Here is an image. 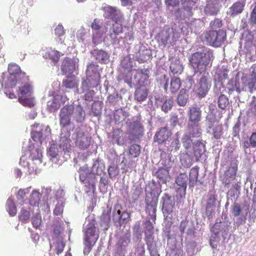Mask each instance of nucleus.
<instances>
[{
  "mask_svg": "<svg viewBox=\"0 0 256 256\" xmlns=\"http://www.w3.org/2000/svg\"><path fill=\"white\" fill-rule=\"evenodd\" d=\"M214 58L213 52L210 48L203 47L200 50L192 54L189 58L190 63L194 72H205L210 68Z\"/></svg>",
  "mask_w": 256,
  "mask_h": 256,
  "instance_id": "f257e3e1",
  "label": "nucleus"
},
{
  "mask_svg": "<svg viewBox=\"0 0 256 256\" xmlns=\"http://www.w3.org/2000/svg\"><path fill=\"white\" fill-rule=\"evenodd\" d=\"M8 72L10 76L8 77L6 74H0V82L2 86L4 84L6 88H13L16 86L18 82H22V80H27L26 73L22 72L18 65L12 63L8 64Z\"/></svg>",
  "mask_w": 256,
  "mask_h": 256,
  "instance_id": "f03ea898",
  "label": "nucleus"
},
{
  "mask_svg": "<svg viewBox=\"0 0 256 256\" xmlns=\"http://www.w3.org/2000/svg\"><path fill=\"white\" fill-rule=\"evenodd\" d=\"M86 78L82 82V88H96L100 84V76L98 72V66L92 62L87 66Z\"/></svg>",
  "mask_w": 256,
  "mask_h": 256,
  "instance_id": "7ed1b4c3",
  "label": "nucleus"
},
{
  "mask_svg": "<svg viewBox=\"0 0 256 256\" xmlns=\"http://www.w3.org/2000/svg\"><path fill=\"white\" fill-rule=\"evenodd\" d=\"M204 40L211 46L220 47L226 39V32L223 30H210L204 34Z\"/></svg>",
  "mask_w": 256,
  "mask_h": 256,
  "instance_id": "20e7f679",
  "label": "nucleus"
},
{
  "mask_svg": "<svg viewBox=\"0 0 256 256\" xmlns=\"http://www.w3.org/2000/svg\"><path fill=\"white\" fill-rule=\"evenodd\" d=\"M162 210L164 219H172L174 216V209L175 206V200L171 196L164 194L162 198Z\"/></svg>",
  "mask_w": 256,
  "mask_h": 256,
  "instance_id": "39448f33",
  "label": "nucleus"
},
{
  "mask_svg": "<svg viewBox=\"0 0 256 256\" xmlns=\"http://www.w3.org/2000/svg\"><path fill=\"white\" fill-rule=\"evenodd\" d=\"M212 80L208 74L202 76L198 80L197 84L196 92L200 98H204L210 90Z\"/></svg>",
  "mask_w": 256,
  "mask_h": 256,
  "instance_id": "423d86ee",
  "label": "nucleus"
},
{
  "mask_svg": "<svg viewBox=\"0 0 256 256\" xmlns=\"http://www.w3.org/2000/svg\"><path fill=\"white\" fill-rule=\"evenodd\" d=\"M74 110V106L72 104L66 105L61 109L60 113V124L62 128H65L70 124V117Z\"/></svg>",
  "mask_w": 256,
  "mask_h": 256,
  "instance_id": "0eeeda50",
  "label": "nucleus"
},
{
  "mask_svg": "<svg viewBox=\"0 0 256 256\" xmlns=\"http://www.w3.org/2000/svg\"><path fill=\"white\" fill-rule=\"evenodd\" d=\"M234 86L238 92L245 90L246 86L250 92H252L253 90H256V78H248L246 76H243L241 78V82L238 80L236 82Z\"/></svg>",
  "mask_w": 256,
  "mask_h": 256,
  "instance_id": "6e6552de",
  "label": "nucleus"
},
{
  "mask_svg": "<svg viewBox=\"0 0 256 256\" xmlns=\"http://www.w3.org/2000/svg\"><path fill=\"white\" fill-rule=\"evenodd\" d=\"M132 74L135 76L132 82H134L136 85L142 86L150 77V70L148 68L134 69Z\"/></svg>",
  "mask_w": 256,
  "mask_h": 256,
  "instance_id": "1a4fd4ad",
  "label": "nucleus"
},
{
  "mask_svg": "<svg viewBox=\"0 0 256 256\" xmlns=\"http://www.w3.org/2000/svg\"><path fill=\"white\" fill-rule=\"evenodd\" d=\"M32 126L34 128L37 129L38 128V130L32 132L31 137L32 139L36 142L42 143V141L46 138V134L50 131V128L48 126H40L38 124H34Z\"/></svg>",
  "mask_w": 256,
  "mask_h": 256,
  "instance_id": "9d476101",
  "label": "nucleus"
},
{
  "mask_svg": "<svg viewBox=\"0 0 256 256\" xmlns=\"http://www.w3.org/2000/svg\"><path fill=\"white\" fill-rule=\"evenodd\" d=\"M188 123H200L202 118V111L200 108L193 106L188 108Z\"/></svg>",
  "mask_w": 256,
  "mask_h": 256,
  "instance_id": "9b49d317",
  "label": "nucleus"
},
{
  "mask_svg": "<svg viewBox=\"0 0 256 256\" xmlns=\"http://www.w3.org/2000/svg\"><path fill=\"white\" fill-rule=\"evenodd\" d=\"M188 180V176L186 173L180 174L176 180V184L180 186L177 190V192L181 198L186 196Z\"/></svg>",
  "mask_w": 256,
  "mask_h": 256,
  "instance_id": "f8f14e48",
  "label": "nucleus"
},
{
  "mask_svg": "<svg viewBox=\"0 0 256 256\" xmlns=\"http://www.w3.org/2000/svg\"><path fill=\"white\" fill-rule=\"evenodd\" d=\"M91 137L80 130L76 132V144L81 149L87 148L90 144Z\"/></svg>",
  "mask_w": 256,
  "mask_h": 256,
  "instance_id": "ddd939ff",
  "label": "nucleus"
},
{
  "mask_svg": "<svg viewBox=\"0 0 256 256\" xmlns=\"http://www.w3.org/2000/svg\"><path fill=\"white\" fill-rule=\"evenodd\" d=\"M98 230L96 232V228L95 224L92 222L89 223L84 233V240L92 242L95 244L98 238Z\"/></svg>",
  "mask_w": 256,
  "mask_h": 256,
  "instance_id": "4468645a",
  "label": "nucleus"
},
{
  "mask_svg": "<svg viewBox=\"0 0 256 256\" xmlns=\"http://www.w3.org/2000/svg\"><path fill=\"white\" fill-rule=\"evenodd\" d=\"M171 135L172 132L166 128H162L155 134L154 142L162 144L168 140Z\"/></svg>",
  "mask_w": 256,
  "mask_h": 256,
  "instance_id": "2eb2a0df",
  "label": "nucleus"
},
{
  "mask_svg": "<svg viewBox=\"0 0 256 256\" xmlns=\"http://www.w3.org/2000/svg\"><path fill=\"white\" fill-rule=\"evenodd\" d=\"M76 62L72 58H65L61 66L62 71L64 74H71L76 70Z\"/></svg>",
  "mask_w": 256,
  "mask_h": 256,
  "instance_id": "dca6fc26",
  "label": "nucleus"
},
{
  "mask_svg": "<svg viewBox=\"0 0 256 256\" xmlns=\"http://www.w3.org/2000/svg\"><path fill=\"white\" fill-rule=\"evenodd\" d=\"M188 135L193 138H199L202 135V129L200 123H188Z\"/></svg>",
  "mask_w": 256,
  "mask_h": 256,
  "instance_id": "f3484780",
  "label": "nucleus"
},
{
  "mask_svg": "<svg viewBox=\"0 0 256 256\" xmlns=\"http://www.w3.org/2000/svg\"><path fill=\"white\" fill-rule=\"evenodd\" d=\"M181 85L182 82L180 78L174 76L171 78L170 84L168 80H166L164 86V89L167 90L169 86L170 92L172 94H175L180 90Z\"/></svg>",
  "mask_w": 256,
  "mask_h": 256,
  "instance_id": "a211bd4d",
  "label": "nucleus"
},
{
  "mask_svg": "<svg viewBox=\"0 0 256 256\" xmlns=\"http://www.w3.org/2000/svg\"><path fill=\"white\" fill-rule=\"evenodd\" d=\"M130 134L134 136V138L142 136L144 132V126L138 120L133 121L130 126Z\"/></svg>",
  "mask_w": 256,
  "mask_h": 256,
  "instance_id": "6ab92c4d",
  "label": "nucleus"
},
{
  "mask_svg": "<svg viewBox=\"0 0 256 256\" xmlns=\"http://www.w3.org/2000/svg\"><path fill=\"white\" fill-rule=\"evenodd\" d=\"M91 54L100 63L106 64L108 61V54L102 50L94 49L91 52Z\"/></svg>",
  "mask_w": 256,
  "mask_h": 256,
  "instance_id": "aec40b11",
  "label": "nucleus"
},
{
  "mask_svg": "<svg viewBox=\"0 0 256 256\" xmlns=\"http://www.w3.org/2000/svg\"><path fill=\"white\" fill-rule=\"evenodd\" d=\"M193 150L196 160H198L206 151V146L202 140H198L193 144Z\"/></svg>",
  "mask_w": 256,
  "mask_h": 256,
  "instance_id": "412c9836",
  "label": "nucleus"
},
{
  "mask_svg": "<svg viewBox=\"0 0 256 256\" xmlns=\"http://www.w3.org/2000/svg\"><path fill=\"white\" fill-rule=\"evenodd\" d=\"M155 175L164 184H166L170 179L169 170L166 167L159 168L156 172Z\"/></svg>",
  "mask_w": 256,
  "mask_h": 256,
  "instance_id": "4be33fe9",
  "label": "nucleus"
},
{
  "mask_svg": "<svg viewBox=\"0 0 256 256\" xmlns=\"http://www.w3.org/2000/svg\"><path fill=\"white\" fill-rule=\"evenodd\" d=\"M26 154H29V158L32 160H38L42 162V150L35 148L34 146H30L28 150L26 151Z\"/></svg>",
  "mask_w": 256,
  "mask_h": 256,
  "instance_id": "5701e85b",
  "label": "nucleus"
},
{
  "mask_svg": "<svg viewBox=\"0 0 256 256\" xmlns=\"http://www.w3.org/2000/svg\"><path fill=\"white\" fill-rule=\"evenodd\" d=\"M122 206L120 204H116L114 206V210L116 211L117 214L119 215V221L124 224H127L130 219V214L124 211L122 212L121 210Z\"/></svg>",
  "mask_w": 256,
  "mask_h": 256,
  "instance_id": "b1692460",
  "label": "nucleus"
},
{
  "mask_svg": "<svg viewBox=\"0 0 256 256\" xmlns=\"http://www.w3.org/2000/svg\"><path fill=\"white\" fill-rule=\"evenodd\" d=\"M208 132L211 134L214 139L219 140L223 134V128L222 124H216L213 126H208Z\"/></svg>",
  "mask_w": 256,
  "mask_h": 256,
  "instance_id": "393cba45",
  "label": "nucleus"
},
{
  "mask_svg": "<svg viewBox=\"0 0 256 256\" xmlns=\"http://www.w3.org/2000/svg\"><path fill=\"white\" fill-rule=\"evenodd\" d=\"M146 210L148 212V214H151L152 216V219L155 220L156 218L157 200L154 198H152L150 200L147 198L146 200Z\"/></svg>",
  "mask_w": 256,
  "mask_h": 256,
  "instance_id": "a878e982",
  "label": "nucleus"
},
{
  "mask_svg": "<svg viewBox=\"0 0 256 256\" xmlns=\"http://www.w3.org/2000/svg\"><path fill=\"white\" fill-rule=\"evenodd\" d=\"M112 30L110 32V36L113 40L116 39L117 36L122 32V21H114Z\"/></svg>",
  "mask_w": 256,
  "mask_h": 256,
  "instance_id": "bb28decb",
  "label": "nucleus"
},
{
  "mask_svg": "<svg viewBox=\"0 0 256 256\" xmlns=\"http://www.w3.org/2000/svg\"><path fill=\"white\" fill-rule=\"evenodd\" d=\"M244 3L238 1L234 2L229 8V14L231 16H234L242 12L244 6Z\"/></svg>",
  "mask_w": 256,
  "mask_h": 256,
  "instance_id": "cd10ccee",
  "label": "nucleus"
},
{
  "mask_svg": "<svg viewBox=\"0 0 256 256\" xmlns=\"http://www.w3.org/2000/svg\"><path fill=\"white\" fill-rule=\"evenodd\" d=\"M112 142L118 145H123L125 142V138L124 132L120 128L114 130L112 136Z\"/></svg>",
  "mask_w": 256,
  "mask_h": 256,
  "instance_id": "c85d7f7f",
  "label": "nucleus"
},
{
  "mask_svg": "<svg viewBox=\"0 0 256 256\" xmlns=\"http://www.w3.org/2000/svg\"><path fill=\"white\" fill-rule=\"evenodd\" d=\"M216 200L215 195L210 194L206 206V214L208 218L212 216V212H214V205Z\"/></svg>",
  "mask_w": 256,
  "mask_h": 256,
  "instance_id": "c756f323",
  "label": "nucleus"
},
{
  "mask_svg": "<svg viewBox=\"0 0 256 256\" xmlns=\"http://www.w3.org/2000/svg\"><path fill=\"white\" fill-rule=\"evenodd\" d=\"M148 94L147 88L143 86H140L135 91L134 98L138 101L142 102L146 98Z\"/></svg>",
  "mask_w": 256,
  "mask_h": 256,
  "instance_id": "7c9ffc66",
  "label": "nucleus"
},
{
  "mask_svg": "<svg viewBox=\"0 0 256 256\" xmlns=\"http://www.w3.org/2000/svg\"><path fill=\"white\" fill-rule=\"evenodd\" d=\"M107 11L112 21H122V14L116 8L110 6L108 8Z\"/></svg>",
  "mask_w": 256,
  "mask_h": 256,
  "instance_id": "2f4dec72",
  "label": "nucleus"
},
{
  "mask_svg": "<svg viewBox=\"0 0 256 256\" xmlns=\"http://www.w3.org/2000/svg\"><path fill=\"white\" fill-rule=\"evenodd\" d=\"M198 166L194 167L190 170L188 183L190 188H193L196 184L198 176Z\"/></svg>",
  "mask_w": 256,
  "mask_h": 256,
  "instance_id": "473e14b6",
  "label": "nucleus"
},
{
  "mask_svg": "<svg viewBox=\"0 0 256 256\" xmlns=\"http://www.w3.org/2000/svg\"><path fill=\"white\" fill-rule=\"evenodd\" d=\"M73 114L77 122H82L84 121L86 114L83 108L80 105H78L75 108H74Z\"/></svg>",
  "mask_w": 256,
  "mask_h": 256,
  "instance_id": "72a5a7b5",
  "label": "nucleus"
},
{
  "mask_svg": "<svg viewBox=\"0 0 256 256\" xmlns=\"http://www.w3.org/2000/svg\"><path fill=\"white\" fill-rule=\"evenodd\" d=\"M62 86L66 89L77 88L78 82L74 76H68L62 80Z\"/></svg>",
  "mask_w": 256,
  "mask_h": 256,
  "instance_id": "f704fd0d",
  "label": "nucleus"
},
{
  "mask_svg": "<svg viewBox=\"0 0 256 256\" xmlns=\"http://www.w3.org/2000/svg\"><path fill=\"white\" fill-rule=\"evenodd\" d=\"M188 99V94L187 93L186 90L182 89L177 96L176 102L180 106H184L186 105Z\"/></svg>",
  "mask_w": 256,
  "mask_h": 256,
  "instance_id": "c9c22d12",
  "label": "nucleus"
},
{
  "mask_svg": "<svg viewBox=\"0 0 256 256\" xmlns=\"http://www.w3.org/2000/svg\"><path fill=\"white\" fill-rule=\"evenodd\" d=\"M70 140L66 136L60 138L59 141V146L64 152H69L71 150Z\"/></svg>",
  "mask_w": 256,
  "mask_h": 256,
  "instance_id": "e433bc0d",
  "label": "nucleus"
},
{
  "mask_svg": "<svg viewBox=\"0 0 256 256\" xmlns=\"http://www.w3.org/2000/svg\"><path fill=\"white\" fill-rule=\"evenodd\" d=\"M44 56L46 58H48L54 62H57L60 58V54L58 51L50 49L46 52Z\"/></svg>",
  "mask_w": 256,
  "mask_h": 256,
  "instance_id": "4c0bfd02",
  "label": "nucleus"
},
{
  "mask_svg": "<svg viewBox=\"0 0 256 256\" xmlns=\"http://www.w3.org/2000/svg\"><path fill=\"white\" fill-rule=\"evenodd\" d=\"M243 148L246 150L250 148H256V132H252L249 138V140H246L243 143Z\"/></svg>",
  "mask_w": 256,
  "mask_h": 256,
  "instance_id": "58836bf2",
  "label": "nucleus"
},
{
  "mask_svg": "<svg viewBox=\"0 0 256 256\" xmlns=\"http://www.w3.org/2000/svg\"><path fill=\"white\" fill-rule=\"evenodd\" d=\"M238 171V164L236 163L231 164L224 172V178H236Z\"/></svg>",
  "mask_w": 256,
  "mask_h": 256,
  "instance_id": "ea45409f",
  "label": "nucleus"
},
{
  "mask_svg": "<svg viewBox=\"0 0 256 256\" xmlns=\"http://www.w3.org/2000/svg\"><path fill=\"white\" fill-rule=\"evenodd\" d=\"M18 95H21L20 97L30 96L32 94V86L30 84H26L18 88Z\"/></svg>",
  "mask_w": 256,
  "mask_h": 256,
  "instance_id": "a19ab883",
  "label": "nucleus"
},
{
  "mask_svg": "<svg viewBox=\"0 0 256 256\" xmlns=\"http://www.w3.org/2000/svg\"><path fill=\"white\" fill-rule=\"evenodd\" d=\"M82 92H85L83 98L88 102H92L93 100L94 96L95 94V92L94 90H90V88H82Z\"/></svg>",
  "mask_w": 256,
  "mask_h": 256,
  "instance_id": "79ce46f5",
  "label": "nucleus"
},
{
  "mask_svg": "<svg viewBox=\"0 0 256 256\" xmlns=\"http://www.w3.org/2000/svg\"><path fill=\"white\" fill-rule=\"evenodd\" d=\"M126 116V112L122 110H117L114 112V118L116 122L120 124L125 120Z\"/></svg>",
  "mask_w": 256,
  "mask_h": 256,
  "instance_id": "37998d69",
  "label": "nucleus"
},
{
  "mask_svg": "<svg viewBox=\"0 0 256 256\" xmlns=\"http://www.w3.org/2000/svg\"><path fill=\"white\" fill-rule=\"evenodd\" d=\"M6 210L11 216H14L17 212L15 204L10 198H8L6 202Z\"/></svg>",
  "mask_w": 256,
  "mask_h": 256,
  "instance_id": "c03bdc74",
  "label": "nucleus"
},
{
  "mask_svg": "<svg viewBox=\"0 0 256 256\" xmlns=\"http://www.w3.org/2000/svg\"><path fill=\"white\" fill-rule=\"evenodd\" d=\"M240 180H238L236 178L235 180H234L232 183H231L230 186H232V188L228 192V194L230 195V196H235V191L239 192L240 188Z\"/></svg>",
  "mask_w": 256,
  "mask_h": 256,
  "instance_id": "a18cd8bd",
  "label": "nucleus"
},
{
  "mask_svg": "<svg viewBox=\"0 0 256 256\" xmlns=\"http://www.w3.org/2000/svg\"><path fill=\"white\" fill-rule=\"evenodd\" d=\"M91 28L92 30L93 36H96V37H100V30L101 28L100 22L97 18H95L91 24Z\"/></svg>",
  "mask_w": 256,
  "mask_h": 256,
  "instance_id": "49530a36",
  "label": "nucleus"
},
{
  "mask_svg": "<svg viewBox=\"0 0 256 256\" xmlns=\"http://www.w3.org/2000/svg\"><path fill=\"white\" fill-rule=\"evenodd\" d=\"M41 197L40 194L37 190H34L30 194V203L32 206H36L39 203Z\"/></svg>",
  "mask_w": 256,
  "mask_h": 256,
  "instance_id": "de8ad7c7",
  "label": "nucleus"
},
{
  "mask_svg": "<svg viewBox=\"0 0 256 256\" xmlns=\"http://www.w3.org/2000/svg\"><path fill=\"white\" fill-rule=\"evenodd\" d=\"M140 152V146L136 144L131 145L129 148V154L132 158H135L139 156Z\"/></svg>",
  "mask_w": 256,
  "mask_h": 256,
  "instance_id": "09e8293b",
  "label": "nucleus"
},
{
  "mask_svg": "<svg viewBox=\"0 0 256 256\" xmlns=\"http://www.w3.org/2000/svg\"><path fill=\"white\" fill-rule=\"evenodd\" d=\"M228 104V99L226 96L222 94L218 98V106L220 108L224 110Z\"/></svg>",
  "mask_w": 256,
  "mask_h": 256,
  "instance_id": "8fccbe9b",
  "label": "nucleus"
},
{
  "mask_svg": "<svg viewBox=\"0 0 256 256\" xmlns=\"http://www.w3.org/2000/svg\"><path fill=\"white\" fill-rule=\"evenodd\" d=\"M192 137L188 136V134H184L182 138V142L183 146L185 149L188 150L190 148L192 143Z\"/></svg>",
  "mask_w": 256,
  "mask_h": 256,
  "instance_id": "3c124183",
  "label": "nucleus"
},
{
  "mask_svg": "<svg viewBox=\"0 0 256 256\" xmlns=\"http://www.w3.org/2000/svg\"><path fill=\"white\" fill-rule=\"evenodd\" d=\"M54 250L58 255L60 254L64 250L65 244L62 240H58L54 244Z\"/></svg>",
  "mask_w": 256,
  "mask_h": 256,
  "instance_id": "603ef678",
  "label": "nucleus"
},
{
  "mask_svg": "<svg viewBox=\"0 0 256 256\" xmlns=\"http://www.w3.org/2000/svg\"><path fill=\"white\" fill-rule=\"evenodd\" d=\"M18 101L24 106L28 108H32L34 105V102L31 98H22V97H19Z\"/></svg>",
  "mask_w": 256,
  "mask_h": 256,
  "instance_id": "864d4df0",
  "label": "nucleus"
},
{
  "mask_svg": "<svg viewBox=\"0 0 256 256\" xmlns=\"http://www.w3.org/2000/svg\"><path fill=\"white\" fill-rule=\"evenodd\" d=\"M170 68V71L174 74H181L183 70L182 66L176 62H172Z\"/></svg>",
  "mask_w": 256,
  "mask_h": 256,
  "instance_id": "5fc2aeb1",
  "label": "nucleus"
},
{
  "mask_svg": "<svg viewBox=\"0 0 256 256\" xmlns=\"http://www.w3.org/2000/svg\"><path fill=\"white\" fill-rule=\"evenodd\" d=\"M242 211L241 206L240 204L238 202H234L232 206V213L234 217L238 216L240 215Z\"/></svg>",
  "mask_w": 256,
  "mask_h": 256,
  "instance_id": "6e6d98bb",
  "label": "nucleus"
},
{
  "mask_svg": "<svg viewBox=\"0 0 256 256\" xmlns=\"http://www.w3.org/2000/svg\"><path fill=\"white\" fill-rule=\"evenodd\" d=\"M159 41L162 46H166L170 40V34L166 32H161L158 36Z\"/></svg>",
  "mask_w": 256,
  "mask_h": 256,
  "instance_id": "4d7b16f0",
  "label": "nucleus"
},
{
  "mask_svg": "<svg viewBox=\"0 0 256 256\" xmlns=\"http://www.w3.org/2000/svg\"><path fill=\"white\" fill-rule=\"evenodd\" d=\"M174 101L172 98L166 100L162 106V110L165 112H168L172 107Z\"/></svg>",
  "mask_w": 256,
  "mask_h": 256,
  "instance_id": "13d9d810",
  "label": "nucleus"
},
{
  "mask_svg": "<svg viewBox=\"0 0 256 256\" xmlns=\"http://www.w3.org/2000/svg\"><path fill=\"white\" fill-rule=\"evenodd\" d=\"M134 70V69L128 71L124 78V81L126 83H128L130 86H132V85H136V84H134V82H132V80L134 78H135V76L133 74L131 75V74L132 73V72H133Z\"/></svg>",
  "mask_w": 256,
  "mask_h": 256,
  "instance_id": "bf43d9fd",
  "label": "nucleus"
},
{
  "mask_svg": "<svg viewBox=\"0 0 256 256\" xmlns=\"http://www.w3.org/2000/svg\"><path fill=\"white\" fill-rule=\"evenodd\" d=\"M228 70L222 66L218 72L219 80L222 81L226 80L228 78Z\"/></svg>",
  "mask_w": 256,
  "mask_h": 256,
  "instance_id": "052dcab7",
  "label": "nucleus"
},
{
  "mask_svg": "<svg viewBox=\"0 0 256 256\" xmlns=\"http://www.w3.org/2000/svg\"><path fill=\"white\" fill-rule=\"evenodd\" d=\"M48 154L52 158H56L58 155V150L56 144H52L50 147L48 151Z\"/></svg>",
  "mask_w": 256,
  "mask_h": 256,
  "instance_id": "680f3d73",
  "label": "nucleus"
},
{
  "mask_svg": "<svg viewBox=\"0 0 256 256\" xmlns=\"http://www.w3.org/2000/svg\"><path fill=\"white\" fill-rule=\"evenodd\" d=\"M30 217V212L24 209H22L19 215L20 220L24 222H27Z\"/></svg>",
  "mask_w": 256,
  "mask_h": 256,
  "instance_id": "e2e57ef3",
  "label": "nucleus"
},
{
  "mask_svg": "<svg viewBox=\"0 0 256 256\" xmlns=\"http://www.w3.org/2000/svg\"><path fill=\"white\" fill-rule=\"evenodd\" d=\"M154 232L144 233V240L148 248L151 246L154 241Z\"/></svg>",
  "mask_w": 256,
  "mask_h": 256,
  "instance_id": "0e129e2a",
  "label": "nucleus"
},
{
  "mask_svg": "<svg viewBox=\"0 0 256 256\" xmlns=\"http://www.w3.org/2000/svg\"><path fill=\"white\" fill-rule=\"evenodd\" d=\"M144 232L150 233L154 232V227L152 222L150 220H146L144 223Z\"/></svg>",
  "mask_w": 256,
  "mask_h": 256,
  "instance_id": "69168bd1",
  "label": "nucleus"
},
{
  "mask_svg": "<svg viewBox=\"0 0 256 256\" xmlns=\"http://www.w3.org/2000/svg\"><path fill=\"white\" fill-rule=\"evenodd\" d=\"M111 208H108L106 210L103 211L101 216V220L104 222H109L110 220Z\"/></svg>",
  "mask_w": 256,
  "mask_h": 256,
  "instance_id": "338daca9",
  "label": "nucleus"
},
{
  "mask_svg": "<svg viewBox=\"0 0 256 256\" xmlns=\"http://www.w3.org/2000/svg\"><path fill=\"white\" fill-rule=\"evenodd\" d=\"M32 224L35 228H38L42 223L41 216L40 214H36L32 219Z\"/></svg>",
  "mask_w": 256,
  "mask_h": 256,
  "instance_id": "774afa93",
  "label": "nucleus"
}]
</instances>
